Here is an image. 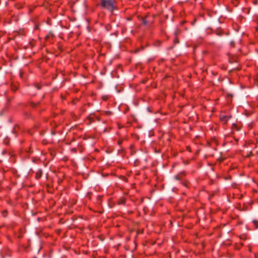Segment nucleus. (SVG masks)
<instances>
[{
  "mask_svg": "<svg viewBox=\"0 0 258 258\" xmlns=\"http://www.w3.org/2000/svg\"><path fill=\"white\" fill-rule=\"evenodd\" d=\"M103 99L104 100H106V99H107V97H106V96H103Z\"/></svg>",
  "mask_w": 258,
  "mask_h": 258,
  "instance_id": "14",
  "label": "nucleus"
},
{
  "mask_svg": "<svg viewBox=\"0 0 258 258\" xmlns=\"http://www.w3.org/2000/svg\"><path fill=\"white\" fill-rule=\"evenodd\" d=\"M126 200L124 198H121L118 200V204L119 205H125Z\"/></svg>",
  "mask_w": 258,
  "mask_h": 258,
  "instance_id": "6",
  "label": "nucleus"
},
{
  "mask_svg": "<svg viewBox=\"0 0 258 258\" xmlns=\"http://www.w3.org/2000/svg\"><path fill=\"white\" fill-rule=\"evenodd\" d=\"M37 88L38 89H41V86L38 85H37Z\"/></svg>",
  "mask_w": 258,
  "mask_h": 258,
  "instance_id": "13",
  "label": "nucleus"
},
{
  "mask_svg": "<svg viewBox=\"0 0 258 258\" xmlns=\"http://www.w3.org/2000/svg\"><path fill=\"white\" fill-rule=\"evenodd\" d=\"M142 23L144 25H146L148 24V22L146 20V18H145L143 19Z\"/></svg>",
  "mask_w": 258,
  "mask_h": 258,
  "instance_id": "10",
  "label": "nucleus"
},
{
  "mask_svg": "<svg viewBox=\"0 0 258 258\" xmlns=\"http://www.w3.org/2000/svg\"><path fill=\"white\" fill-rule=\"evenodd\" d=\"M11 89L13 91L15 92L17 90V86L14 84H11Z\"/></svg>",
  "mask_w": 258,
  "mask_h": 258,
  "instance_id": "7",
  "label": "nucleus"
},
{
  "mask_svg": "<svg viewBox=\"0 0 258 258\" xmlns=\"http://www.w3.org/2000/svg\"><path fill=\"white\" fill-rule=\"evenodd\" d=\"M187 164V163H186V162H185L184 164Z\"/></svg>",
  "mask_w": 258,
  "mask_h": 258,
  "instance_id": "18",
  "label": "nucleus"
},
{
  "mask_svg": "<svg viewBox=\"0 0 258 258\" xmlns=\"http://www.w3.org/2000/svg\"><path fill=\"white\" fill-rule=\"evenodd\" d=\"M22 75H23L22 73H20V76L21 78H22Z\"/></svg>",
  "mask_w": 258,
  "mask_h": 258,
  "instance_id": "15",
  "label": "nucleus"
},
{
  "mask_svg": "<svg viewBox=\"0 0 258 258\" xmlns=\"http://www.w3.org/2000/svg\"><path fill=\"white\" fill-rule=\"evenodd\" d=\"M42 174H43V172H42V169H38L36 172L35 178L36 179H39L41 177Z\"/></svg>",
  "mask_w": 258,
  "mask_h": 258,
  "instance_id": "4",
  "label": "nucleus"
},
{
  "mask_svg": "<svg viewBox=\"0 0 258 258\" xmlns=\"http://www.w3.org/2000/svg\"><path fill=\"white\" fill-rule=\"evenodd\" d=\"M252 223L253 225H254L255 228H258V219L257 220H253Z\"/></svg>",
  "mask_w": 258,
  "mask_h": 258,
  "instance_id": "8",
  "label": "nucleus"
},
{
  "mask_svg": "<svg viewBox=\"0 0 258 258\" xmlns=\"http://www.w3.org/2000/svg\"><path fill=\"white\" fill-rule=\"evenodd\" d=\"M54 36V34L52 32H49L45 37V39L46 40H48L51 37H53Z\"/></svg>",
  "mask_w": 258,
  "mask_h": 258,
  "instance_id": "5",
  "label": "nucleus"
},
{
  "mask_svg": "<svg viewBox=\"0 0 258 258\" xmlns=\"http://www.w3.org/2000/svg\"><path fill=\"white\" fill-rule=\"evenodd\" d=\"M10 140L9 138H6L4 140V143L5 144H6V145H9V144L10 143Z\"/></svg>",
  "mask_w": 258,
  "mask_h": 258,
  "instance_id": "9",
  "label": "nucleus"
},
{
  "mask_svg": "<svg viewBox=\"0 0 258 258\" xmlns=\"http://www.w3.org/2000/svg\"><path fill=\"white\" fill-rule=\"evenodd\" d=\"M232 117L231 115H226L221 114L220 115V120L223 124H226L228 121Z\"/></svg>",
  "mask_w": 258,
  "mask_h": 258,
  "instance_id": "2",
  "label": "nucleus"
},
{
  "mask_svg": "<svg viewBox=\"0 0 258 258\" xmlns=\"http://www.w3.org/2000/svg\"><path fill=\"white\" fill-rule=\"evenodd\" d=\"M186 175V172L184 171H182L179 172L178 174L174 176V179L178 180L182 179L183 177Z\"/></svg>",
  "mask_w": 258,
  "mask_h": 258,
  "instance_id": "3",
  "label": "nucleus"
},
{
  "mask_svg": "<svg viewBox=\"0 0 258 258\" xmlns=\"http://www.w3.org/2000/svg\"><path fill=\"white\" fill-rule=\"evenodd\" d=\"M183 185H184V186H187V185H186V184L185 183H183Z\"/></svg>",
  "mask_w": 258,
  "mask_h": 258,
  "instance_id": "17",
  "label": "nucleus"
},
{
  "mask_svg": "<svg viewBox=\"0 0 258 258\" xmlns=\"http://www.w3.org/2000/svg\"><path fill=\"white\" fill-rule=\"evenodd\" d=\"M117 143H118V144L119 145H121V143H122V141H121V140H119V141H118V142H117Z\"/></svg>",
  "mask_w": 258,
  "mask_h": 258,
  "instance_id": "12",
  "label": "nucleus"
},
{
  "mask_svg": "<svg viewBox=\"0 0 258 258\" xmlns=\"http://www.w3.org/2000/svg\"><path fill=\"white\" fill-rule=\"evenodd\" d=\"M187 164V163H186V162H185L184 164Z\"/></svg>",
  "mask_w": 258,
  "mask_h": 258,
  "instance_id": "19",
  "label": "nucleus"
},
{
  "mask_svg": "<svg viewBox=\"0 0 258 258\" xmlns=\"http://www.w3.org/2000/svg\"><path fill=\"white\" fill-rule=\"evenodd\" d=\"M101 6L102 8L112 12L116 9V1L115 0H102Z\"/></svg>",
  "mask_w": 258,
  "mask_h": 258,
  "instance_id": "1",
  "label": "nucleus"
},
{
  "mask_svg": "<svg viewBox=\"0 0 258 258\" xmlns=\"http://www.w3.org/2000/svg\"><path fill=\"white\" fill-rule=\"evenodd\" d=\"M7 213H8V211L7 210H5L4 211L3 213H2V214L3 215L4 217H6L7 215Z\"/></svg>",
  "mask_w": 258,
  "mask_h": 258,
  "instance_id": "11",
  "label": "nucleus"
},
{
  "mask_svg": "<svg viewBox=\"0 0 258 258\" xmlns=\"http://www.w3.org/2000/svg\"><path fill=\"white\" fill-rule=\"evenodd\" d=\"M187 150L188 151H190V148H189V147H187Z\"/></svg>",
  "mask_w": 258,
  "mask_h": 258,
  "instance_id": "16",
  "label": "nucleus"
}]
</instances>
